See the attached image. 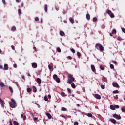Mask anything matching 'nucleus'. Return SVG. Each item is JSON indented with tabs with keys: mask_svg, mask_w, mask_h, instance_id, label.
<instances>
[{
	"mask_svg": "<svg viewBox=\"0 0 125 125\" xmlns=\"http://www.w3.org/2000/svg\"><path fill=\"white\" fill-rule=\"evenodd\" d=\"M9 89L10 90L11 93H13V89H12V87L9 86Z\"/></svg>",
	"mask_w": 125,
	"mask_h": 125,
	"instance_id": "nucleus-28",
	"label": "nucleus"
},
{
	"mask_svg": "<svg viewBox=\"0 0 125 125\" xmlns=\"http://www.w3.org/2000/svg\"><path fill=\"white\" fill-rule=\"evenodd\" d=\"M34 122L36 121H38V118L37 117H34Z\"/></svg>",
	"mask_w": 125,
	"mask_h": 125,
	"instance_id": "nucleus-55",
	"label": "nucleus"
},
{
	"mask_svg": "<svg viewBox=\"0 0 125 125\" xmlns=\"http://www.w3.org/2000/svg\"><path fill=\"white\" fill-rule=\"evenodd\" d=\"M55 80L57 83H59L60 82V79L58 77Z\"/></svg>",
	"mask_w": 125,
	"mask_h": 125,
	"instance_id": "nucleus-32",
	"label": "nucleus"
},
{
	"mask_svg": "<svg viewBox=\"0 0 125 125\" xmlns=\"http://www.w3.org/2000/svg\"><path fill=\"white\" fill-rule=\"evenodd\" d=\"M21 78L23 79V80H25V76H24V75H22Z\"/></svg>",
	"mask_w": 125,
	"mask_h": 125,
	"instance_id": "nucleus-61",
	"label": "nucleus"
},
{
	"mask_svg": "<svg viewBox=\"0 0 125 125\" xmlns=\"http://www.w3.org/2000/svg\"><path fill=\"white\" fill-rule=\"evenodd\" d=\"M117 40L118 41H120L124 40V39H123V38H122V37H120V36H118V37H117Z\"/></svg>",
	"mask_w": 125,
	"mask_h": 125,
	"instance_id": "nucleus-18",
	"label": "nucleus"
},
{
	"mask_svg": "<svg viewBox=\"0 0 125 125\" xmlns=\"http://www.w3.org/2000/svg\"><path fill=\"white\" fill-rule=\"evenodd\" d=\"M13 67H14V68H17V65L16 64H14L13 65Z\"/></svg>",
	"mask_w": 125,
	"mask_h": 125,
	"instance_id": "nucleus-54",
	"label": "nucleus"
},
{
	"mask_svg": "<svg viewBox=\"0 0 125 125\" xmlns=\"http://www.w3.org/2000/svg\"><path fill=\"white\" fill-rule=\"evenodd\" d=\"M77 56H78V57H81V56H82V54H81V53H80V52H77Z\"/></svg>",
	"mask_w": 125,
	"mask_h": 125,
	"instance_id": "nucleus-27",
	"label": "nucleus"
},
{
	"mask_svg": "<svg viewBox=\"0 0 125 125\" xmlns=\"http://www.w3.org/2000/svg\"><path fill=\"white\" fill-rule=\"evenodd\" d=\"M33 49H34V50H35V51L37 52V48L36 47H34Z\"/></svg>",
	"mask_w": 125,
	"mask_h": 125,
	"instance_id": "nucleus-62",
	"label": "nucleus"
},
{
	"mask_svg": "<svg viewBox=\"0 0 125 125\" xmlns=\"http://www.w3.org/2000/svg\"><path fill=\"white\" fill-rule=\"evenodd\" d=\"M11 48L13 49V50H15V47H14V45L11 46Z\"/></svg>",
	"mask_w": 125,
	"mask_h": 125,
	"instance_id": "nucleus-50",
	"label": "nucleus"
},
{
	"mask_svg": "<svg viewBox=\"0 0 125 125\" xmlns=\"http://www.w3.org/2000/svg\"><path fill=\"white\" fill-rule=\"evenodd\" d=\"M43 21V20H42V18L41 19V24H42Z\"/></svg>",
	"mask_w": 125,
	"mask_h": 125,
	"instance_id": "nucleus-58",
	"label": "nucleus"
},
{
	"mask_svg": "<svg viewBox=\"0 0 125 125\" xmlns=\"http://www.w3.org/2000/svg\"><path fill=\"white\" fill-rule=\"evenodd\" d=\"M74 125H79V122L76 121V122H75L74 123Z\"/></svg>",
	"mask_w": 125,
	"mask_h": 125,
	"instance_id": "nucleus-49",
	"label": "nucleus"
},
{
	"mask_svg": "<svg viewBox=\"0 0 125 125\" xmlns=\"http://www.w3.org/2000/svg\"><path fill=\"white\" fill-rule=\"evenodd\" d=\"M113 117L115 118V119H116V120H121L122 119V117L117 114H113Z\"/></svg>",
	"mask_w": 125,
	"mask_h": 125,
	"instance_id": "nucleus-5",
	"label": "nucleus"
},
{
	"mask_svg": "<svg viewBox=\"0 0 125 125\" xmlns=\"http://www.w3.org/2000/svg\"><path fill=\"white\" fill-rule=\"evenodd\" d=\"M55 9H56V10H57V11H58V10H59V8L57 6H55Z\"/></svg>",
	"mask_w": 125,
	"mask_h": 125,
	"instance_id": "nucleus-48",
	"label": "nucleus"
},
{
	"mask_svg": "<svg viewBox=\"0 0 125 125\" xmlns=\"http://www.w3.org/2000/svg\"><path fill=\"white\" fill-rule=\"evenodd\" d=\"M114 108H115V110H116V109H119V108H120V106H119L118 105H114Z\"/></svg>",
	"mask_w": 125,
	"mask_h": 125,
	"instance_id": "nucleus-36",
	"label": "nucleus"
},
{
	"mask_svg": "<svg viewBox=\"0 0 125 125\" xmlns=\"http://www.w3.org/2000/svg\"><path fill=\"white\" fill-rule=\"evenodd\" d=\"M47 5L46 4L45 5V7H44V10L45 11V12H47Z\"/></svg>",
	"mask_w": 125,
	"mask_h": 125,
	"instance_id": "nucleus-30",
	"label": "nucleus"
},
{
	"mask_svg": "<svg viewBox=\"0 0 125 125\" xmlns=\"http://www.w3.org/2000/svg\"><path fill=\"white\" fill-rule=\"evenodd\" d=\"M35 21H39V18L38 17H36L35 19Z\"/></svg>",
	"mask_w": 125,
	"mask_h": 125,
	"instance_id": "nucleus-51",
	"label": "nucleus"
},
{
	"mask_svg": "<svg viewBox=\"0 0 125 125\" xmlns=\"http://www.w3.org/2000/svg\"><path fill=\"white\" fill-rule=\"evenodd\" d=\"M61 110H62V111H67V108H66L65 107H62Z\"/></svg>",
	"mask_w": 125,
	"mask_h": 125,
	"instance_id": "nucleus-38",
	"label": "nucleus"
},
{
	"mask_svg": "<svg viewBox=\"0 0 125 125\" xmlns=\"http://www.w3.org/2000/svg\"><path fill=\"white\" fill-rule=\"evenodd\" d=\"M110 69L114 70V69H115V66H114V65H113V64H110Z\"/></svg>",
	"mask_w": 125,
	"mask_h": 125,
	"instance_id": "nucleus-29",
	"label": "nucleus"
},
{
	"mask_svg": "<svg viewBox=\"0 0 125 125\" xmlns=\"http://www.w3.org/2000/svg\"><path fill=\"white\" fill-rule=\"evenodd\" d=\"M60 36H64V35H65V33L64 32H63L62 31H60Z\"/></svg>",
	"mask_w": 125,
	"mask_h": 125,
	"instance_id": "nucleus-17",
	"label": "nucleus"
},
{
	"mask_svg": "<svg viewBox=\"0 0 125 125\" xmlns=\"http://www.w3.org/2000/svg\"><path fill=\"white\" fill-rule=\"evenodd\" d=\"M100 68L102 71H104V70H105V67L103 65H100Z\"/></svg>",
	"mask_w": 125,
	"mask_h": 125,
	"instance_id": "nucleus-16",
	"label": "nucleus"
},
{
	"mask_svg": "<svg viewBox=\"0 0 125 125\" xmlns=\"http://www.w3.org/2000/svg\"><path fill=\"white\" fill-rule=\"evenodd\" d=\"M57 51L58 52H59V53L61 52V49L59 47L57 48Z\"/></svg>",
	"mask_w": 125,
	"mask_h": 125,
	"instance_id": "nucleus-39",
	"label": "nucleus"
},
{
	"mask_svg": "<svg viewBox=\"0 0 125 125\" xmlns=\"http://www.w3.org/2000/svg\"><path fill=\"white\" fill-rule=\"evenodd\" d=\"M86 17L87 20H90V15H89V14H87L86 15Z\"/></svg>",
	"mask_w": 125,
	"mask_h": 125,
	"instance_id": "nucleus-15",
	"label": "nucleus"
},
{
	"mask_svg": "<svg viewBox=\"0 0 125 125\" xmlns=\"http://www.w3.org/2000/svg\"><path fill=\"white\" fill-rule=\"evenodd\" d=\"M71 86L72 88H76V85L75 84V83H72Z\"/></svg>",
	"mask_w": 125,
	"mask_h": 125,
	"instance_id": "nucleus-22",
	"label": "nucleus"
},
{
	"mask_svg": "<svg viewBox=\"0 0 125 125\" xmlns=\"http://www.w3.org/2000/svg\"><path fill=\"white\" fill-rule=\"evenodd\" d=\"M93 21L94 22H96V21H97V18H96V17H94L93 18Z\"/></svg>",
	"mask_w": 125,
	"mask_h": 125,
	"instance_id": "nucleus-34",
	"label": "nucleus"
},
{
	"mask_svg": "<svg viewBox=\"0 0 125 125\" xmlns=\"http://www.w3.org/2000/svg\"><path fill=\"white\" fill-rule=\"evenodd\" d=\"M44 100H45V101H47V100H48V98H47V96H45L44 97Z\"/></svg>",
	"mask_w": 125,
	"mask_h": 125,
	"instance_id": "nucleus-37",
	"label": "nucleus"
},
{
	"mask_svg": "<svg viewBox=\"0 0 125 125\" xmlns=\"http://www.w3.org/2000/svg\"><path fill=\"white\" fill-rule=\"evenodd\" d=\"M53 78L54 80H56V79H57L58 78V76H57V75L55 74L53 75Z\"/></svg>",
	"mask_w": 125,
	"mask_h": 125,
	"instance_id": "nucleus-24",
	"label": "nucleus"
},
{
	"mask_svg": "<svg viewBox=\"0 0 125 125\" xmlns=\"http://www.w3.org/2000/svg\"><path fill=\"white\" fill-rule=\"evenodd\" d=\"M61 95L63 97L65 96H67L66 95H65V93L64 92H62L61 93Z\"/></svg>",
	"mask_w": 125,
	"mask_h": 125,
	"instance_id": "nucleus-25",
	"label": "nucleus"
},
{
	"mask_svg": "<svg viewBox=\"0 0 125 125\" xmlns=\"http://www.w3.org/2000/svg\"><path fill=\"white\" fill-rule=\"evenodd\" d=\"M73 82H75V78H74L73 75L71 74H69L67 83H69V84H71V83H73Z\"/></svg>",
	"mask_w": 125,
	"mask_h": 125,
	"instance_id": "nucleus-1",
	"label": "nucleus"
},
{
	"mask_svg": "<svg viewBox=\"0 0 125 125\" xmlns=\"http://www.w3.org/2000/svg\"><path fill=\"white\" fill-rule=\"evenodd\" d=\"M122 32H123V33H124V34H125V29L123 28H122Z\"/></svg>",
	"mask_w": 125,
	"mask_h": 125,
	"instance_id": "nucleus-52",
	"label": "nucleus"
},
{
	"mask_svg": "<svg viewBox=\"0 0 125 125\" xmlns=\"http://www.w3.org/2000/svg\"><path fill=\"white\" fill-rule=\"evenodd\" d=\"M10 107L11 108H16L17 104L15 100L13 98L11 99V102L9 103Z\"/></svg>",
	"mask_w": 125,
	"mask_h": 125,
	"instance_id": "nucleus-2",
	"label": "nucleus"
},
{
	"mask_svg": "<svg viewBox=\"0 0 125 125\" xmlns=\"http://www.w3.org/2000/svg\"><path fill=\"white\" fill-rule=\"evenodd\" d=\"M113 93H114V94H116L117 93H119V91L116 90H114L113 91Z\"/></svg>",
	"mask_w": 125,
	"mask_h": 125,
	"instance_id": "nucleus-35",
	"label": "nucleus"
},
{
	"mask_svg": "<svg viewBox=\"0 0 125 125\" xmlns=\"http://www.w3.org/2000/svg\"><path fill=\"white\" fill-rule=\"evenodd\" d=\"M13 125H19V123H18V122H17V121H14L13 122Z\"/></svg>",
	"mask_w": 125,
	"mask_h": 125,
	"instance_id": "nucleus-20",
	"label": "nucleus"
},
{
	"mask_svg": "<svg viewBox=\"0 0 125 125\" xmlns=\"http://www.w3.org/2000/svg\"><path fill=\"white\" fill-rule=\"evenodd\" d=\"M36 81L37 82V83H38V84H41V83H42V80H41V79L39 78H37Z\"/></svg>",
	"mask_w": 125,
	"mask_h": 125,
	"instance_id": "nucleus-8",
	"label": "nucleus"
},
{
	"mask_svg": "<svg viewBox=\"0 0 125 125\" xmlns=\"http://www.w3.org/2000/svg\"><path fill=\"white\" fill-rule=\"evenodd\" d=\"M112 63H114V64H117V62H116L115 61H112Z\"/></svg>",
	"mask_w": 125,
	"mask_h": 125,
	"instance_id": "nucleus-57",
	"label": "nucleus"
},
{
	"mask_svg": "<svg viewBox=\"0 0 125 125\" xmlns=\"http://www.w3.org/2000/svg\"><path fill=\"white\" fill-rule=\"evenodd\" d=\"M16 30V27L15 26H13L11 28L12 31H15Z\"/></svg>",
	"mask_w": 125,
	"mask_h": 125,
	"instance_id": "nucleus-40",
	"label": "nucleus"
},
{
	"mask_svg": "<svg viewBox=\"0 0 125 125\" xmlns=\"http://www.w3.org/2000/svg\"><path fill=\"white\" fill-rule=\"evenodd\" d=\"M71 51L73 53H75V52H76V51H75V49H70Z\"/></svg>",
	"mask_w": 125,
	"mask_h": 125,
	"instance_id": "nucleus-44",
	"label": "nucleus"
},
{
	"mask_svg": "<svg viewBox=\"0 0 125 125\" xmlns=\"http://www.w3.org/2000/svg\"><path fill=\"white\" fill-rule=\"evenodd\" d=\"M2 2H3V4H4V5H5V4H6L5 0H2Z\"/></svg>",
	"mask_w": 125,
	"mask_h": 125,
	"instance_id": "nucleus-53",
	"label": "nucleus"
},
{
	"mask_svg": "<svg viewBox=\"0 0 125 125\" xmlns=\"http://www.w3.org/2000/svg\"><path fill=\"white\" fill-rule=\"evenodd\" d=\"M9 123H10V125H14L13 124H12V122H11V121H10Z\"/></svg>",
	"mask_w": 125,
	"mask_h": 125,
	"instance_id": "nucleus-63",
	"label": "nucleus"
},
{
	"mask_svg": "<svg viewBox=\"0 0 125 125\" xmlns=\"http://www.w3.org/2000/svg\"><path fill=\"white\" fill-rule=\"evenodd\" d=\"M67 59H70V60H72V59H73V58L72 57H71V56H68L67 57Z\"/></svg>",
	"mask_w": 125,
	"mask_h": 125,
	"instance_id": "nucleus-45",
	"label": "nucleus"
},
{
	"mask_svg": "<svg viewBox=\"0 0 125 125\" xmlns=\"http://www.w3.org/2000/svg\"><path fill=\"white\" fill-rule=\"evenodd\" d=\"M18 13H19V14H21V9H18Z\"/></svg>",
	"mask_w": 125,
	"mask_h": 125,
	"instance_id": "nucleus-47",
	"label": "nucleus"
},
{
	"mask_svg": "<svg viewBox=\"0 0 125 125\" xmlns=\"http://www.w3.org/2000/svg\"><path fill=\"white\" fill-rule=\"evenodd\" d=\"M16 2H17L18 3H19V2H20V0H16Z\"/></svg>",
	"mask_w": 125,
	"mask_h": 125,
	"instance_id": "nucleus-60",
	"label": "nucleus"
},
{
	"mask_svg": "<svg viewBox=\"0 0 125 125\" xmlns=\"http://www.w3.org/2000/svg\"><path fill=\"white\" fill-rule=\"evenodd\" d=\"M2 104H1V106L2 107V108H4V104H3V103H1Z\"/></svg>",
	"mask_w": 125,
	"mask_h": 125,
	"instance_id": "nucleus-59",
	"label": "nucleus"
},
{
	"mask_svg": "<svg viewBox=\"0 0 125 125\" xmlns=\"http://www.w3.org/2000/svg\"><path fill=\"white\" fill-rule=\"evenodd\" d=\"M0 84L1 87H4V86H5V85H4V83L3 82H0Z\"/></svg>",
	"mask_w": 125,
	"mask_h": 125,
	"instance_id": "nucleus-21",
	"label": "nucleus"
},
{
	"mask_svg": "<svg viewBox=\"0 0 125 125\" xmlns=\"http://www.w3.org/2000/svg\"><path fill=\"white\" fill-rule=\"evenodd\" d=\"M110 108L111 110H113V111L115 110V106H114V105H110Z\"/></svg>",
	"mask_w": 125,
	"mask_h": 125,
	"instance_id": "nucleus-23",
	"label": "nucleus"
},
{
	"mask_svg": "<svg viewBox=\"0 0 125 125\" xmlns=\"http://www.w3.org/2000/svg\"><path fill=\"white\" fill-rule=\"evenodd\" d=\"M27 91L28 92H31V91H32V89H31V88H27Z\"/></svg>",
	"mask_w": 125,
	"mask_h": 125,
	"instance_id": "nucleus-33",
	"label": "nucleus"
},
{
	"mask_svg": "<svg viewBox=\"0 0 125 125\" xmlns=\"http://www.w3.org/2000/svg\"><path fill=\"white\" fill-rule=\"evenodd\" d=\"M95 48L96 49L100 50V51H103L104 50V47L102 46L100 43H97L95 45Z\"/></svg>",
	"mask_w": 125,
	"mask_h": 125,
	"instance_id": "nucleus-3",
	"label": "nucleus"
},
{
	"mask_svg": "<svg viewBox=\"0 0 125 125\" xmlns=\"http://www.w3.org/2000/svg\"><path fill=\"white\" fill-rule=\"evenodd\" d=\"M101 87L102 89H105V86L104 85H101Z\"/></svg>",
	"mask_w": 125,
	"mask_h": 125,
	"instance_id": "nucleus-42",
	"label": "nucleus"
},
{
	"mask_svg": "<svg viewBox=\"0 0 125 125\" xmlns=\"http://www.w3.org/2000/svg\"><path fill=\"white\" fill-rule=\"evenodd\" d=\"M48 68H49V70H51L52 67H51V66H50V65H48Z\"/></svg>",
	"mask_w": 125,
	"mask_h": 125,
	"instance_id": "nucleus-56",
	"label": "nucleus"
},
{
	"mask_svg": "<svg viewBox=\"0 0 125 125\" xmlns=\"http://www.w3.org/2000/svg\"><path fill=\"white\" fill-rule=\"evenodd\" d=\"M122 112H123V113H125V108L124 107H122L121 109Z\"/></svg>",
	"mask_w": 125,
	"mask_h": 125,
	"instance_id": "nucleus-43",
	"label": "nucleus"
},
{
	"mask_svg": "<svg viewBox=\"0 0 125 125\" xmlns=\"http://www.w3.org/2000/svg\"><path fill=\"white\" fill-rule=\"evenodd\" d=\"M112 85L114 87H116L117 88H119L120 86H119V84L117 82H115L114 83H112Z\"/></svg>",
	"mask_w": 125,
	"mask_h": 125,
	"instance_id": "nucleus-6",
	"label": "nucleus"
},
{
	"mask_svg": "<svg viewBox=\"0 0 125 125\" xmlns=\"http://www.w3.org/2000/svg\"><path fill=\"white\" fill-rule=\"evenodd\" d=\"M0 69H2L3 70V66H2V65H0Z\"/></svg>",
	"mask_w": 125,
	"mask_h": 125,
	"instance_id": "nucleus-64",
	"label": "nucleus"
},
{
	"mask_svg": "<svg viewBox=\"0 0 125 125\" xmlns=\"http://www.w3.org/2000/svg\"><path fill=\"white\" fill-rule=\"evenodd\" d=\"M4 70L7 71L8 70V65L7 64H5L4 65Z\"/></svg>",
	"mask_w": 125,
	"mask_h": 125,
	"instance_id": "nucleus-11",
	"label": "nucleus"
},
{
	"mask_svg": "<svg viewBox=\"0 0 125 125\" xmlns=\"http://www.w3.org/2000/svg\"><path fill=\"white\" fill-rule=\"evenodd\" d=\"M109 121L112 123V124H115L116 123H117V121H116V120L114 119H112V118H110L109 119Z\"/></svg>",
	"mask_w": 125,
	"mask_h": 125,
	"instance_id": "nucleus-9",
	"label": "nucleus"
},
{
	"mask_svg": "<svg viewBox=\"0 0 125 125\" xmlns=\"http://www.w3.org/2000/svg\"><path fill=\"white\" fill-rule=\"evenodd\" d=\"M106 13L108 14L110 16L111 18H114L115 17V15L113 13H112V11L110 10H106Z\"/></svg>",
	"mask_w": 125,
	"mask_h": 125,
	"instance_id": "nucleus-4",
	"label": "nucleus"
},
{
	"mask_svg": "<svg viewBox=\"0 0 125 125\" xmlns=\"http://www.w3.org/2000/svg\"><path fill=\"white\" fill-rule=\"evenodd\" d=\"M67 91H68V93H69L70 94H71V93H72V90H71L69 88H67Z\"/></svg>",
	"mask_w": 125,
	"mask_h": 125,
	"instance_id": "nucleus-31",
	"label": "nucleus"
},
{
	"mask_svg": "<svg viewBox=\"0 0 125 125\" xmlns=\"http://www.w3.org/2000/svg\"><path fill=\"white\" fill-rule=\"evenodd\" d=\"M112 34L114 35V34H117V30L116 29H113L112 31Z\"/></svg>",
	"mask_w": 125,
	"mask_h": 125,
	"instance_id": "nucleus-26",
	"label": "nucleus"
},
{
	"mask_svg": "<svg viewBox=\"0 0 125 125\" xmlns=\"http://www.w3.org/2000/svg\"><path fill=\"white\" fill-rule=\"evenodd\" d=\"M22 119L23 120V121H26V120H27V117H26V115H24Z\"/></svg>",
	"mask_w": 125,
	"mask_h": 125,
	"instance_id": "nucleus-41",
	"label": "nucleus"
},
{
	"mask_svg": "<svg viewBox=\"0 0 125 125\" xmlns=\"http://www.w3.org/2000/svg\"><path fill=\"white\" fill-rule=\"evenodd\" d=\"M87 116L88 117H92V114L91 113H88Z\"/></svg>",
	"mask_w": 125,
	"mask_h": 125,
	"instance_id": "nucleus-46",
	"label": "nucleus"
},
{
	"mask_svg": "<svg viewBox=\"0 0 125 125\" xmlns=\"http://www.w3.org/2000/svg\"><path fill=\"white\" fill-rule=\"evenodd\" d=\"M33 92H37V88L35 86L33 87Z\"/></svg>",
	"mask_w": 125,
	"mask_h": 125,
	"instance_id": "nucleus-19",
	"label": "nucleus"
},
{
	"mask_svg": "<svg viewBox=\"0 0 125 125\" xmlns=\"http://www.w3.org/2000/svg\"><path fill=\"white\" fill-rule=\"evenodd\" d=\"M46 115L47 117L48 118V119H51V118H52V116H51V115L50 114V113H46Z\"/></svg>",
	"mask_w": 125,
	"mask_h": 125,
	"instance_id": "nucleus-14",
	"label": "nucleus"
},
{
	"mask_svg": "<svg viewBox=\"0 0 125 125\" xmlns=\"http://www.w3.org/2000/svg\"><path fill=\"white\" fill-rule=\"evenodd\" d=\"M94 97L96 98V99H101V97L99 94H96L94 96Z\"/></svg>",
	"mask_w": 125,
	"mask_h": 125,
	"instance_id": "nucleus-10",
	"label": "nucleus"
},
{
	"mask_svg": "<svg viewBox=\"0 0 125 125\" xmlns=\"http://www.w3.org/2000/svg\"><path fill=\"white\" fill-rule=\"evenodd\" d=\"M91 69L93 73L96 72V69H95V66H94V65H91Z\"/></svg>",
	"mask_w": 125,
	"mask_h": 125,
	"instance_id": "nucleus-7",
	"label": "nucleus"
},
{
	"mask_svg": "<svg viewBox=\"0 0 125 125\" xmlns=\"http://www.w3.org/2000/svg\"><path fill=\"white\" fill-rule=\"evenodd\" d=\"M69 21L71 23V24H74L75 23V21H74V19L72 18H69Z\"/></svg>",
	"mask_w": 125,
	"mask_h": 125,
	"instance_id": "nucleus-13",
	"label": "nucleus"
},
{
	"mask_svg": "<svg viewBox=\"0 0 125 125\" xmlns=\"http://www.w3.org/2000/svg\"><path fill=\"white\" fill-rule=\"evenodd\" d=\"M32 68L36 69V68H37V67H38V65L36 63H33L32 64Z\"/></svg>",
	"mask_w": 125,
	"mask_h": 125,
	"instance_id": "nucleus-12",
	"label": "nucleus"
}]
</instances>
